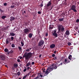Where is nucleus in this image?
<instances>
[{
	"label": "nucleus",
	"mask_w": 79,
	"mask_h": 79,
	"mask_svg": "<svg viewBox=\"0 0 79 79\" xmlns=\"http://www.w3.org/2000/svg\"><path fill=\"white\" fill-rule=\"evenodd\" d=\"M64 4L65 5H68V4H67L66 2L64 3Z\"/></svg>",
	"instance_id": "obj_49"
},
{
	"label": "nucleus",
	"mask_w": 79,
	"mask_h": 79,
	"mask_svg": "<svg viewBox=\"0 0 79 79\" xmlns=\"http://www.w3.org/2000/svg\"><path fill=\"white\" fill-rule=\"evenodd\" d=\"M43 6H44V4H43L42 3H41L40 5V6H41V7H42Z\"/></svg>",
	"instance_id": "obj_45"
},
{
	"label": "nucleus",
	"mask_w": 79,
	"mask_h": 79,
	"mask_svg": "<svg viewBox=\"0 0 79 79\" xmlns=\"http://www.w3.org/2000/svg\"><path fill=\"white\" fill-rule=\"evenodd\" d=\"M50 47L51 48H54L55 47V44H52Z\"/></svg>",
	"instance_id": "obj_12"
},
{
	"label": "nucleus",
	"mask_w": 79,
	"mask_h": 79,
	"mask_svg": "<svg viewBox=\"0 0 79 79\" xmlns=\"http://www.w3.org/2000/svg\"><path fill=\"white\" fill-rule=\"evenodd\" d=\"M6 18V16L3 15L1 17V19H5Z\"/></svg>",
	"instance_id": "obj_22"
},
{
	"label": "nucleus",
	"mask_w": 79,
	"mask_h": 79,
	"mask_svg": "<svg viewBox=\"0 0 79 79\" xmlns=\"http://www.w3.org/2000/svg\"><path fill=\"white\" fill-rule=\"evenodd\" d=\"M52 8H53V6H51L50 8V10H52Z\"/></svg>",
	"instance_id": "obj_60"
},
{
	"label": "nucleus",
	"mask_w": 79,
	"mask_h": 79,
	"mask_svg": "<svg viewBox=\"0 0 79 79\" xmlns=\"http://www.w3.org/2000/svg\"><path fill=\"white\" fill-rule=\"evenodd\" d=\"M72 58V56L71 55H70L69 56L68 59L70 60H71V58Z\"/></svg>",
	"instance_id": "obj_23"
},
{
	"label": "nucleus",
	"mask_w": 79,
	"mask_h": 79,
	"mask_svg": "<svg viewBox=\"0 0 79 79\" xmlns=\"http://www.w3.org/2000/svg\"><path fill=\"white\" fill-rule=\"evenodd\" d=\"M48 32H46L45 33V36H46V37H47V36H48Z\"/></svg>",
	"instance_id": "obj_35"
},
{
	"label": "nucleus",
	"mask_w": 79,
	"mask_h": 79,
	"mask_svg": "<svg viewBox=\"0 0 79 79\" xmlns=\"http://www.w3.org/2000/svg\"><path fill=\"white\" fill-rule=\"evenodd\" d=\"M4 6H6L7 5V4L6 3H4Z\"/></svg>",
	"instance_id": "obj_41"
},
{
	"label": "nucleus",
	"mask_w": 79,
	"mask_h": 79,
	"mask_svg": "<svg viewBox=\"0 0 79 79\" xmlns=\"http://www.w3.org/2000/svg\"><path fill=\"white\" fill-rule=\"evenodd\" d=\"M44 43L45 42H44V41L42 40H41L39 42L38 45L40 47V46L43 45L44 44Z\"/></svg>",
	"instance_id": "obj_7"
},
{
	"label": "nucleus",
	"mask_w": 79,
	"mask_h": 79,
	"mask_svg": "<svg viewBox=\"0 0 79 79\" xmlns=\"http://www.w3.org/2000/svg\"><path fill=\"white\" fill-rule=\"evenodd\" d=\"M20 72L19 71L18 72L17 75H18V76H19V75H20Z\"/></svg>",
	"instance_id": "obj_31"
},
{
	"label": "nucleus",
	"mask_w": 79,
	"mask_h": 79,
	"mask_svg": "<svg viewBox=\"0 0 79 79\" xmlns=\"http://www.w3.org/2000/svg\"><path fill=\"white\" fill-rule=\"evenodd\" d=\"M52 35H54V37H58V35L56 33L54 34L53 35L52 34Z\"/></svg>",
	"instance_id": "obj_26"
},
{
	"label": "nucleus",
	"mask_w": 79,
	"mask_h": 79,
	"mask_svg": "<svg viewBox=\"0 0 79 79\" xmlns=\"http://www.w3.org/2000/svg\"><path fill=\"white\" fill-rule=\"evenodd\" d=\"M25 16L26 17V18H28V17H29V15H25Z\"/></svg>",
	"instance_id": "obj_44"
},
{
	"label": "nucleus",
	"mask_w": 79,
	"mask_h": 79,
	"mask_svg": "<svg viewBox=\"0 0 79 79\" xmlns=\"http://www.w3.org/2000/svg\"><path fill=\"white\" fill-rule=\"evenodd\" d=\"M67 45H68L70 46L71 45V43L70 42H69L68 43Z\"/></svg>",
	"instance_id": "obj_37"
},
{
	"label": "nucleus",
	"mask_w": 79,
	"mask_h": 79,
	"mask_svg": "<svg viewBox=\"0 0 79 79\" xmlns=\"http://www.w3.org/2000/svg\"><path fill=\"white\" fill-rule=\"evenodd\" d=\"M38 14H41V12H40V11H39L38 12Z\"/></svg>",
	"instance_id": "obj_48"
},
{
	"label": "nucleus",
	"mask_w": 79,
	"mask_h": 79,
	"mask_svg": "<svg viewBox=\"0 0 79 79\" xmlns=\"http://www.w3.org/2000/svg\"><path fill=\"white\" fill-rule=\"evenodd\" d=\"M44 74V73H39L38 74V76L36 77L35 78H34L33 79H41V78H42V77H44L45 76H46L45 75H43Z\"/></svg>",
	"instance_id": "obj_4"
},
{
	"label": "nucleus",
	"mask_w": 79,
	"mask_h": 79,
	"mask_svg": "<svg viewBox=\"0 0 79 79\" xmlns=\"http://www.w3.org/2000/svg\"><path fill=\"white\" fill-rule=\"evenodd\" d=\"M17 61L18 62H20V59H18L17 60Z\"/></svg>",
	"instance_id": "obj_52"
},
{
	"label": "nucleus",
	"mask_w": 79,
	"mask_h": 79,
	"mask_svg": "<svg viewBox=\"0 0 79 79\" xmlns=\"http://www.w3.org/2000/svg\"><path fill=\"white\" fill-rule=\"evenodd\" d=\"M15 34L13 32L10 33V36H15Z\"/></svg>",
	"instance_id": "obj_14"
},
{
	"label": "nucleus",
	"mask_w": 79,
	"mask_h": 79,
	"mask_svg": "<svg viewBox=\"0 0 79 79\" xmlns=\"http://www.w3.org/2000/svg\"><path fill=\"white\" fill-rule=\"evenodd\" d=\"M4 35H5L3 34L2 36H1L2 38H3Z\"/></svg>",
	"instance_id": "obj_54"
},
{
	"label": "nucleus",
	"mask_w": 79,
	"mask_h": 79,
	"mask_svg": "<svg viewBox=\"0 0 79 79\" xmlns=\"http://www.w3.org/2000/svg\"><path fill=\"white\" fill-rule=\"evenodd\" d=\"M52 57H55V54H52Z\"/></svg>",
	"instance_id": "obj_38"
},
{
	"label": "nucleus",
	"mask_w": 79,
	"mask_h": 79,
	"mask_svg": "<svg viewBox=\"0 0 79 79\" xmlns=\"http://www.w3.org/2000/svg\"><path fill=\"white\" fill-rule=\"evenodd\" d=\"M18 64H17L15 63L14 64V66L15 67V68H18Z\"/></svg>",
	"instance_id": "obj_17"
},
{
	"label": "nucleus",
	"mask_w": 79,
	"mask_h": 79,
	"mask_svg": "<svg viewBox=\"0 0 79 79\" xmlns=\"http://www.w3.org/2000/svg\"><path fill=\"white\" fill-rule=\"evenodd\" d=\"M19 59H23V57H22V56L20 57Z\"/></svg>",
	"instance_id": "obj_59"
},
{
	"label": "nucleus",
	"mask_w": 79,
	"mask_h": 79,
	"mask_svg": "<svg viewBox=\"0 0 79 79\" xmlns=\"http://www.w3.org/2000/svg\"><path fill=\"white\" fill-rule=\"evenodd\" d=\"M32 55V53L31 52H26L23 56L24 57H25V59L26 60H29L30 59Z\"/></svg>",
	"instance_id": "obj_2"
},
{
	"label": "nucleus",
	"mask_w": 79,
	"mask_h": 79,
	"mask_svg": "<svg viewBox=\"0 0 79 79\" xmlns=\"http://www.w3.org/2000/svg\"><path fill=\"white\" fill-rule=\"evenodd\" d=\"M52 5V2H51V0L50 1H49L47 4V6H46V10H48V9L50 8V6H51Z\"/></svg>",
	"instance_id": "obj_5"
},
{
	"label": "nucleus",
	"mask_w": 79,
	"mask_h": 79,
	"mask_svg": "<svg viewBox=\"0 0 79 79\" xmlns=\"http://www.w3.org/2000/svg\"><path fill=\"white\" fill-rule=\"evenodd\" d=\"M61 16H63V17H64V15H61Z\"/></svg>",
	"instance_id": "obj_64"
},
{
	"label": "nucleus",
	"mask_w": 79,
	"mask_h": 79,
	"mask_svg": "<svg viewBox=\"0 0 79 79\" xmlns=\"http://www.w3.org/2000/svg\"><path fill=\"white\" fill-rule=\"evenodd\" d=\"M19 50V51H21V50H23L22 49V47H18Z\"/></svg>",
	"instance_id": "obj_24"
},
{
	"label": "nucleus",
	"mask_w": 79,
	"mask_h": 79,
	"mask_svg": "<svg viewBox=\"0 0 79 79\" xmlns=\"http://www.w3.org/2000/svg\"><path fill=\"white\" fill-rule=\"evenodd\" d=\"M10 39V38H7L6 40V44H9V42L10 41V40H9Z\"/></svg>",
	"instance_id": "obj_10"
},
{
	"label": "nucleus",
	"mask_w": 79,
	"mask_h": 79,
	"mask_svg": "<svg viewBox=\"0 0 79 79\" xmlns=\"http://www.w3.org/2000/svg\"><path fill=\"white\" fill-rule=\"evenodd\" d=\"M65 34H66L67 35H69V31H68V30H67L66 31Z\"/></svg>",
	"instance_id": "obj_16"
},
{
	"label": "nucleus",
	"mask_w": 79,
	"mask_h": 79,
	"mask_svg": "<svg viewBox=\"0 0 79 79\" xmlns=\"http://www.w3.org/2000/svg\"><path fill=\"white\" fill-rule=\"evenodd\" d=\"M0 12L1 13H3V12H4V10H2L0 9Z\"/></svg>",
	"instance_id": "obj_29"
},
{
	"label": "nucleus",
	"mask_w": 79,
	"mask_h": 79,
	"mask_svg": "<svg viewBox=\"0 0 79 79\" xmlns=\"http://www.w3.org/2000/svg\"><path fill=\"white\" fill-rule=\"evenodd\" d=\"M64 18H62L59 19V21L60 22L63 21L64 20Z\"/></svg>",
	"instance_id": "obj_20"
},
{
	"label": "nucleus",
	"mask_w": 79,
	"mask_h": 79,
	"mask_svg": "<svg viewBox=\"0 0 79 79\" xmlns=\"http://www.w3.org/2000/svg\"><path fill=\"white\" fill-rule=\"evenodd\" d=\"M54 60H56V59H57V57L56 56H54V58H53Z\"/></svg>",
	"instance_id": "obj_36"
},
{
	"label": "nucleus",
	"mask_w": 79,
	"mask_h": 79,
	"mask_svg": "<svg viewBox=\"0 0 79 79\" xmlns=\"http://www.w3.org/2000/svg\"><path fill=\"white\" fill-rule=\"evenodd\" d=\"M0 57L1 60H5V56L4 55H1Z\"/></svg>",
	"instance_id": "obj_8"
},
{
	"label": "nucleus",
	"mask_w": 79,
	"mask_h": 79,
	"mask_svg": "<svg viewBox=\"0 0 79 79\" xmlns=\"http://www.w3.org/2000/svg\"><path fill=\"white\" fill-rule=\"evenodd\" d=\"M41 56H42V55L41 54H40L39 55V58H40L41 57Z\"/></svg>",
	"instance_id": "obj_56"
},
{
	"label": "nucleus",
	"mask_w": 79,
	"mask_h": 79,
	"mask_svg": "<svg viewBox=\"0 0 79 79\" xmlns=\"http://www.w3.org/2000/svg\"><path fill=\"white\" fill-rule=\"evenodd\" d=\"M34 76H35V74H33V75L31 76V77H34Z\"/></svg>",
	"instance_id": "obj_58"
},
{
	"label": "nucleus",
	"mask_w": 79,
	"mask_h": 79,
	"mask_svg": "<svg viewBox=\"0 0 79 79\" xmlns=\"http://www.w3.org/2000/svg\"><path fill=\"white\" fill-rule=\"evenodd\" d=\"M76 6L73 5L72 6L70 10H73L74 12H77V10H76Z\"/></svg>",
	"instance_id": "obj_6"
},
{
	"label": "nucleus",
	"mask_w": 79,
	"mask_h": 79,
	"mask_svg": "<svg viewBox=\"0 0 79 79\" xmlns=\"http://www.w3.org/2000/svg\"><path fill=\"white\" fill-rule=\"evenodd\" d=\"M30 75V74L29 73H28V74H27L26 75L27 76H29Z\"/></svg>",
	"instance_id": "obj_47"
},
{
	"label": "nucleus",
	"mask_w": 79,
	"mask_h": 79,
	"mask_svg": "<svg viewBox=\"0 0 79 79\" xmlns=\"http://www.w3.org/2000/svg\"><path fill=\"white\" fill-rule=\"evenodd\" d=\"M64 58V57H62L61 58V60H63V59Z\"/></svg>",
	"instance_id": "obj_46"
},
{
	"label": "nucleus",
	"mask_w": 79,
	"mask_h": 79,
	"mask_svg": "<svg viewBox=\"0 0 79 79\" xmlns=\"http://www.w3.org/2000/svg\"><path fill=\"white\" fill-rule=\"evenodd\" d=\"M42 71H43V72L44 73H46V71H45V70H44V69H42Z\"/></svg>",
	"instance_id": "obj_43"
},
{
	"label": "nucleus",
	"mask_w": 79,
	"mask_h": 79,
	"mask_svg": "<svg viewBox=\"0 0 79 79\" xmlns=\"http://www.w3.org/2000/svg\"><path fill=\"white\" fill-rule=\"evenodd\" d=\"M64 62L66 63H69V62H70V61H68L66 59H65L64 60Z\"/></svg>",
	"instance_id": "obj_18"
},
{
	"label": "nucleus",
	"mask_w": 79,
	"mask_h": 79,
	"mask_svg": "<svg viewBox=\"0 0 79 79\" xmlns=\"http://www.w3.org/2000/svg\"><path fill=\"white\" fill-rule=\"evenodd\" d=\"M21 43V44L22 45V47H23L24 45V44L23 43V42H22V41H21L20 42Z\"/></svg>",
	"instance_id": "obj_28"
},
{
	"label": "nucleus",
	"mask_w": 79,
	"mask_h": 79,
	"mask_svg": "<svg viewBox=\"0 0 79 79\" xmlns=\"http://www.w3.org/2000/svg\"><path fill=\"white\" fill-rule=\"evenodd\" d=\"M31 50V48H29L26 50V52H29V51H30Z\"/></svg>",
	"instance_id": "obj_25"
},
{
	"label": "nucleus",
	"mask_w": 79,
	"mask_h": 79,
	"mask_svg": "<svg viewBox=\"0 0 79 79\" xmlns=\"http://www.w3.org/2000/svg\"><path fill=\"white\" fill-rule=\"evenodd\" d=\"M56 51H55L54 52V53H56Z\"/></svg>",
	"instance_id": "obj_62"
},
{
	"label": "nucleus",
	"mask_w": 79,
	"mask_h": 79,
	"mask_svg": "<svg viewBox=\"0 0 79 79\" xmlns=\"http://www.w3.org/2000/svg\"><path fill=\"white\" fill-rule=\"evenodd\" d=\"M15 19V17H10V21L11 22H12L13 20Z\"/></svg>",
	"instance_id": "obj_13"
},
{
	"label": "nucleus",
	"mask_w": 79,
	"mask_h": 79,
	"mask_svg": "<svg viewBox=\"0 0 79 79\" xmlns=\"http://www.w3.org/2000/svg\"><path fill=\"white\" fill-rule=\"evenodd\" d=\"M29 29L27 28H25L24 29V32L25 34H29Z\"/></svg>",
	"instance_id": "obj_9"
},
{
	"label": "nucleus",
	"mask_w": 79,
	"mask_h": 79,
	"mask_svg": "<svg viewBox=\"0 0 79 79\" xmlns=\"http://www.w3.org/2000/svg\"><path fill=\"white\" fill-rule=\"evenodd\" d=\"M24 24H25V25H26L27 26V23H26V22H25L24 23Z\"/></svg>",
	"instance_id": "obj_57"
},
{
	"label": "nucleus",
	"mask_w": 79,
	"mask_h": 79,
	"mask_svg": "<svg viewBox=\"0 0 79 79\" xmlns=\"http://www.w3.org/2000/svg\"><path fill=\"white\" fill-rule=\"evenodd\" d=\"M14 39V37H11V40H13Z\"/></svg>",
	"instance_id": "obj_42"
},
{
	"label": "nucleus",
	"mask_w": 79,
	"mask_h": 79,
	"mask_svg": "<svg viewBox=\"0 0 79 79\" xmlns=\"http://www.w3.org/2000/svg\"><path fill=\"white\" fill-rule=\"evenodd\" d=\"M79 22V19H77V20H76V23H78Z\"/></svg>",
	"instance_id": "obj_39"
},
{
	"label": "nucleus",
	"mask_w": 79,
	"mask_h": 79,
	"mask_svg": "<svg viewBox=\"0 0 79 79\" xmlns=\"http://www.w3.org/2000/svg\"><path fill=\"white\" fill-rule=\"evenodd\" d=\"M65 15H66V14L64 12V13H63L62 14H61V15H64V16H65Z\"/></svg>",
	"instance_id": "obj_33"
},
{
	"label": "nucleus",
	"mask_w": 79,
	"mask_h": 79,
	"mask_svg": "<svg viewBox=\"0 0 79 79\" xmlns=\"http://www.w3.org/2000/svg\"><path fill=\"white\" fill-rule=\"evenodd\" d=\"M60 65H63V63H61L60 64Z\"/></svg>",
	"instance_id": "obj_63"
},
{
	"label": "nucleus",
	"mask_w": 79,
	"mask_h": 79,
	"mask_svg": "<svg viewBox=\"0 0 79 79\" xmlns=\"http://www.w3.org/2000/svg\"><path fill=\"white\" fill-rule=\"evenodd\" d=\"M66 34L65 33L64 35V37H66Z\"/></svg>",
	"instance_id": "obj_61"
},
{
	"label": "nucleus",
	"mask_w": 79,
	"mask_h": 79,
	"mask_svg": "<svg viewBox=\"0 0 79 79\" xmlns=\"http://www.w3.org/2000/svg\"><path fill=\"white\" fill-rule=\"evenodd\" d=\"M10 8H15V5H12L10 7Z\"/></svg>",
	"instance_id": "obj_27"
},
{
	"label": "nucleus",
	"mask_w": 79,
	"mask_h": 79,
	"mask_svg": "<svg viewBox=\"0 0 79 79\" xmlns=\"http://www.w3.org/2000/svg\"><path fill=\"white\" fill-rule=\"evenodd\" d=\"M49 28V30H51V29H53V25H50Z\"/></svg>",
	"instance_id": "obj_15"
},
{
	"label": "nucleus",
	"mask_w": 79,
	"mask_h": 79,
	"mask_svg": "<svg viewBox=\"0 0 79 79\" xmlns=\"http://www.w3.org/2000/svg\"><path fill=\"white\" fill-rule=\"evenodd\" d=\"M34 63H35L34 62H33L31 63V64L32 65H34Z\"/></svg>",
	"instance_id": "obj_50"
},
{
	"label": "nucleus",
	"mask_w": 79,
	"mask_h": 79,
	"mask_svg": "<svg viewBox=\"0 0 79 79\" xmlns=\"http://www.w3.org/2000/svg\"><path fill=\"white\" fill-rule=\"evenodd\" d=\"M30 69V67H27V70H29Z\"/></svg>",
	"instance_id": "obj_53"
},
{
	"label": "nucleus",
	"mask_w": 79,
	"mask_h": 79,
	"mask_svg": "<svg viewBox=\"0 0 79 79\" xmlns=\"http://www.w3.org/2000/svg\"><path fill=\"white\" fill-rule=\"evenodd\" d=\"M23 13H25V14H26V10H24Z\"/></svg>",
	"instance_id": "obj_55"
},
{
	"label": "nucleus",
	"mask_w": 79,
	"mask_h": 79,
	"mask_svg": "<svg viewBox=\"0 0 79 79\" xmlns=\"http://www.w3.org/2000/svg\"><path fill=\"white\" fill-rule=\"evenodd\" d=\"M32 37V34L31 33L29 34L28 35V37H29V38H31Z\"/></svg>",
	"instance_id": "obj_19"
},
{
	"label": "nucleus",
	"mask_w": 79,
	"mask_h": 79,
	"mask_svg": "<svg viewBox=\"0 0 79 79\" xmlns=\"http://www.w3.org/2000/svg\"><path fill=\"white\" fill-rule=\"evenodd\" d=\"M26 77H27V76L26 75L25 76H24L23 78V79H24L25 78H26Z\"/></svg>",
	"instance_id": "obj_32"
},
{
	"label": "nucleus",
	"mask_w": 79,
	"mask_h": 79,
	"mask_svg": "<svg viewBox=\"0 0 79 79\" xmlns=\"http://www.w3.org/2000/svg\"><path fill=\"white\" fill-rule=\"evenodd\" d=\"M56 30H54V33L52 34L53 35V34H56Z\"/></svg>",
	"instance_id": "obj_34"
},
{
	"label": "nucleus",
	"mask_w": 79,
	"mask_h": 79,
	"mask_svg": "<svg viewBox=\"0 0 79 79\" xmlns=\"http://www.w3.org/2000/svg\"><path fill=\"white\" fill-rule=\"evenodd\" d=\"M52 67L51 68L50 67H48L46 71L45 74H46L47 75V74H48V71L49 72H50V71H52L51 70L52 69V70L53 69H56L57 68V67H58L56 65H55L54 64H52Z\"/></svg>",
	"instance_id": "obj_1"
},
{
	"label": "nucleus",
	"mask_w": 79,
	"mask_h": 79,
	"mask_svg": "<svg viewBox=\"0 0 79 79\" xmlns=\"http://www.w3.org/2000/svg\"><path fill=\"white\" fill-rule=\"evenodd\" d=\"M9 50L7 48H6L4 49V52H7V55H9L10 54V52H8Z\"/></svg>",
	"instance_id": "obj_11"
},
{
	"label": "nucleus",
	"mask_w": 79,
	"mask_h": 79,
	"mask_svg": "<svg viewBox=\"0 0 79 79\" xmlns=\"http://www.w3.org/2000/svg\"><path fill=\"white\" fill-rule=\"evenodd\" d=\"M27 70V69H25L23 70V72H25V71H26Z\"/></svg>",
	"instance_id": "obj_40"
},
{
	"label": "nucleus",
	"mask_w": 79,
	"mask_h": 79,
	"mask_svg": "<svg viewBox=\"0 0 79 79\" xmlns=\"http://www.w3.org/2000/svg\"><path fill=\"white\" fill-rule=\"evenodd\" d=\"M9 53H10V54H11L13 53V51L10 52H9Z\"/></svg>",
	"instance_id": "obj_51"
},
{
	"label": "nucleus",
	"mask_w": 79,
	"mask_h": 79,
	"mask_svg": "<svg viewBox=\"0 0 79 79\" xmlns=\"http://www.w3.org/2000/svg\"><path fill=\"white\" fill-rule=\"evenodd\" d=\"M58 28L59 31H61L63 32L64 31V27L62 25H59L58 26Z\"/></svg>",
	"instance_id": "obj_3"
},
{
	"label": "nucleus",
	"mask_w": 79,
	"mask_h": 79,
	"mask_svg": "<svg viewBox=\"0 0 79 79\" xmlns=\"http://www.w3.org/2000/svg\"><path fill=\"white\" fill-rule=\"evenodd\" d=\"M11 47L12 48H14V47H15V45L14 44H13L11 45Z\"/></svg>",
	"instance_id": "obj_30"
},
{
	"label": "nucleus",
	"mask_w": 79,
	"mask_h": 79,
	"mask_svg": "<svg viewBox=\"0 0 79 79\" xmlns=\"http://www.w3.org/2000/svg\"><path fill=\"white\" fill-rule=\"evenodd\" d=\"M31 65V63H30V62H29L26 65V67H27L28 66H30Z\"/></svg>",
	"instance_id": "obj_21"
}]
</instances>
